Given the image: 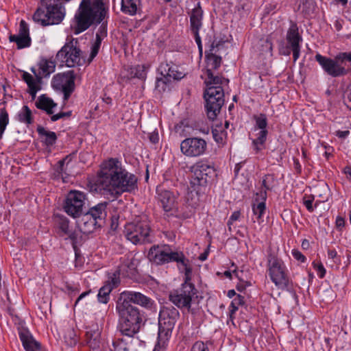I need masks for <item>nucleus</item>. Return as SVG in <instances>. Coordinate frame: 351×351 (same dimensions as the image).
<instances>
[{"label":"nucleus","mask_w":351,"mask_h":351,"mask_svg":"<svg viewBox=\"0 0 351 351\" xmlns=\"http://www.w3.org/2000/svg\"><path fill=\"white\" fill-rule=\"evenodd\" d=\"M98 186L104 194L117 198L123 193L134 192L138 188L137 177L128 172L116 158L104 161L98 173Z\"/></svg>","instance_id":"nucleus-1"},{"label":"nucleus","mask_w":351,"mask_h":351,"mask_svg":"<svg viewBox=\"0 0 351 351\" xmlns=\"http://www.w3.org/2000/svg\"><path fill=\"white\" fill-rule=\"evenodd\" d=\"M254 120L256 122L255 124V130H267V119L266 115L265 114H261L258 116L254 117Z\"/></svg>","instance_id":"nucleus-46"},{"label":"nucleus","mask_w":351,"mask_h":351,"mask_svg":"<svg viewBox=\"0 0 351 351\" xmlns=\"http://www.w3.org/2000/svg\"><path fill=\"white\" fill-rule=\"evenodd\" d=\"M206 78L204 81L206 88L210 86L223 87V85H227L229 83L228 79H226L221 75H215L213 71H206Z\"/></svg>","instance_id":"nucleus-28"},{"label":"nucleus","mask_w":351,"mask_h":351,"mask_svg":"<svg viewBox=\"0 0 351 351\" xmlns=\"http://www.w3.org/2000/svg\"><path fill=\"white\" fill-rule=\"evenodd\" d=\"M75 73L74 71L70 70L54 75L51 85L54 89L63 93L64 100H68L75 90Z\"/></svg>","instance_id":"nucleus-12"},{"label":"nucleus","mask_w":351,"mask_h":351,"mask_svg":"<svg viewBox=\"0 0 351 351\" xmlns=\"http://www.w3.org/2000/svg\"><path fill=\"white\" fill-rule=\"evenodd\" d=\"M313 267H314V269L317 271V276L320 278H323L326 275V269H325L324 265H322V263H320L316 264L315 263H313Z\"/></svg>","instance_id":"nucleus-53"},{"label":"nucleus","mask_w":351,"mask_h":351,"mask_svg":"<svg viewBox=\"0 0 351 351\" xmlns=\"http://www.w3.org/2000/svg\"><path fill=\"white\" fill-rule=\"evenodd\" d=\"M64 339L66 343L71 347L75 346L78 341V337L75 330L72 328H69L66 330Z\"/></svg>","instance_id":"nucleus-43"},{"label":"nucleus","mask_w":351,"mask_h":351,"mask_svg":"<svg viewBox=\"0 0 351 351\" xmlns=\"http://www.w3.org/2000/svg\"><path fill=\"white\" fill-rule=\"evenodd\" d=\"M287 40L290 48L300 47L302 40V36L299 34L298 27L296 23H292L287 33Z\"/></svg>","instance_id":"nucleus-29"},{"label":"nucleus","mask_w":351,"mask_h":351,"mask_svg":"<svg viewBox=\"0 0 351 351\" xmlns=\"http://www.w3.org/2000/svg\"><path fill=\"white\" fill-rule=\"evenodd\" d=\"M181 265L183 267V270L184 272V282L181 286H191L192 289H196L194 284L191 282L192 280V267L189 265V260L187 259L184 255V263H180L178 264L179 269L181 270V267L180 266Z\"/></svg>","instance_id":"nucleus-34"},{"label":"nucleus","mask_w":351,"mask_h":351,"mask_svg":"<svg viewBox=\"0 0 351 351\" xmlns=\"http://www.w3.org/2000/svg\"><path fill=\"white\" fill-rule=\"evenodd\" d=\"M265 47L267 49V51L269 52H271L273 49V44L271 43V40L269 38H267L265 42Z\"/></svg>","instance_id":"nucleus-64"},{"label":"nucleus","mask_w":351,"mask_h":351,"mask_svg":"<svg viewBox=\"0 0 351 351\" xmlns=\"http://www.w3.org/2000/svg\"><path fill=\"white\" fill-rule=\"evenodd\" d=\"M9 40L10 42L16 43L19 49L29 47L32 43L30 36H20L16 34H10L9 36Z\"/></svg>","instance_id":"nucleus-39"},{"label":"nucleus","mask_w":351,"mask_h":351,"mask_svg":"<svg viewBox=\"0 0 351 351\" xmlns=\"http://www.w3.org/2000/svg\"><path fill=\"white\" fill-rule=\"evenodd\" d=\"M199 30L191 31L192 33L193 34V36H194V38H195V43H197V46L202 45V40H201V38H200L199 34Z\"/></svg>","instance_id":"nucleus-63"},{"label":"nucleus","mask_w":351,"mask_h":351,"mask_svg":"<svg viewBox=\"0 0 351 351\" xmlns=\"http://www.w3.org/2000/svg\"><path fill=\"white\" fill-rule=\"evenodd\" d=\"M35 106L38 109L45 111L47 114H53V108L57 106V104L46 95H42L38 97Z\"/></svg>","instance_id":"nucleus-31"},{"label":"nucleus","mask_w":351,"mask_h":351,"mask_svg":"<svg viewBox=\"0 0 351 351\" xmlns=\"http://www.w3.org/2000/svg\"><path fill=\"white\" fill-rule=\"evenodd\" d=\"M336 226L338 229L341 230L345 226V220L343 217L338 216L336 219Z\"/></svg>","instance_id":"nucleus-61"},{"label":"nucleus","mask_w":351,"mask_h":351,"mask_svg":"<svg viewBox=\"0 0 351 351\" xmlns=\"http://www.w3.org/2000/svg\"><path fill=\"white\" fill-rule=\"evenodd\" d=\"M54 221L57 233L60 237L67 236L71 241L76 239L77 235L74 231L69 228V221L66 217L57 215L55 216Z\"/></svg>","instance_id":"nucleus-19"},{"label":"nucleus","mask_w":351,"mask_h":351,"mask_svg":"<svg viewBox=\"0 0 351 351\" xmlns=\"http://www.w3.org/2000/svg\"><path fill=\"white\" fill-rule=\"evenodd\" d=\"M16 35L20 36H29V26L24 20L21 21L19 23V33Z\"/></svg>","instance_id":"nucleus-48"},{"label":"nucleus","mask_w":351,"mask_h":351,"mask_svg":"<svg viewBox=\"0 0 351 351\" xmlns=\"http://www.w3.org/2000/svg\"><path fill=\"white\" fill-rule=\"evenodd\" d=\"M86 341L93 350H97L100 345V332L98 330L89 329L86 332Z\"/></svg>","instance_id":"nucleus-33"},{"label":"nucleus","mask_w":351,"mask_h":351,"mask_svg":"<svg viewBox=\"0 0 351 351\" xmlns=\"http://www.w3.org/2000/svg\"><path fill=\"white\" fill-rule=\"evenodd\" d=\"M77 225L80 230L84 234H90L93 232L97 228L102 226L94 218L90 217L86 212L77 221Z\"/></svg>","instance_id":"nucleus-25"},{"label":"nucleus","mask_w":351,"mask_h":351,"mask_svg":"<svg viewBox=\"0 0 351 351\" xmlns=\"http://www.w3.org/2000/svg\"><path fill=\"white\" fill-rule=\"evenodd\" d=\"M171 64L168 62H162L158 69L162 77L157 78L156 86L157 88H159L162 85L161 88L163 91L165 90L167 85V75L171 69Z\"/></svg>","instance_id":"nucleus-35"},{"label":"nucleus","mask_w":351,"mask_h":351,"mask_svg":"<svg viewBox=\"0 0 351 351\" xmlns=\"http://www.w3.org/2000/svg\"><path fill=\"white\" fill-rule=\"evenodd\" d=\"M315 59L323 71L332 77L346 76L351 72V51L339 53L334 58L317 53Z\"/></svg>","instance_id":"nucleus-4"},{"label":"nucleus","mask_w":351,"mask_h":351,"mask_svg":"<svg viewBox=\"0 0 351 351\" xmlns=\"http://www.w3.org/2000/svg\"><path fill=\"white\" fill-rule=\"evenodd\" d=\"M134 76L138 79H145L146 77L145 67L144 65L137 66L136 67V72Z\"/></svg>","instance_id":"nucleus-52"},{"label":"nucleus","mask_w":351,"mask_h":351,"mask_svg":"<svg viewBox=\"0 0 351 351\" xmlns=\"http://www.w3.org/2000/svg\"><path fill=\"white\" fill-rule=\"evenodd\" d=\"M9 123V116L5 108L0 110V139L2 138L7 125Z\"/></svg>","instance_id":"nucleus-41"},{"label":"nucleus","mask_w":351,"mask_h":351,"mask_svg":"<svg viewBox=\"0 0 351 351\" xmlns=\"http://www.w3.org/2000/svg\"><path fill=\"white\" fill-rule=\"evenodd\" d=\"M179 317L180 313L177 308L172 306H162L159 312L158 334L171 337Z\"/></svg>","instance_id":"nucleus-10"},{"label":"nucleus","mask_w":351,"mask_h":351,"mask_svg":"<svg viewBox=\"0 0 351 351\" xmlns=\"http://www.w3.org/2000/svg\"><path fill=\"white\" fill-rule=\"evenodd\" d=\"M191 351H209V350L204 342L197 341L192 346Z\"/></svg>","instance_id":"nucleus-51"},{"label":"nucleus","mask_w":351,"mask_h":351,"mask_svg":"<svg viewBox=\"0 0 351 351\" xmlns=\"http://www.w3.org/2000/svg\"><path fill=\"white\" fill-rule=\"evenodd\" d=\"M182 72L178 71V66L175 64H171V69L167 75V84L171 82L173 80H180L184 77Z\"/></svg>","instance_id":"nucleus-42"},{"label":"nucleus","mask_w":351,"mask_h":351,"mask_svg":"<svg viewBox=\"0 0 351 351\" xmlns=\"http://www.w3.org/2000/svg\"><path fill=\"white\" fill-rule=\"evenodd\" d=\"M108 202H101L89 208L86 211L88 215L95 219L99 223L103 226L105 223L108 215Z\"/></svg>","instance_id":"nucleus-22"},{"label":"nucleus","mask_w":351,"mask_h":351,"mask_svg":"<svg viewBox=\"0 0 351 351\" xmlns=\"http://www.w3.org/2000/svg\"><path fill=\"white\" fill-rule=\"evenodd\" d=\"M267 193L265 191H259L256 193V197L252 204L253 214L256 216L258 221H263L262 217L266 210V199Z\"/></svg>","instance_id":"nucleus-23"},{"label":"nucleus","mask_w":351,"mask_h":351,"mask_svg":"<svg viewBox=\"0 0 351 351\" xmlns=\"http://www.w3.org/2000/svg\"><path fill=\"white\" fill-rule=\"evenodd\" d=\"M68 157L66 156L65 158H63L58 162L56 168V172L58 175L62 176L63 173H65V169H64V163L65 160H66Z\"/></svg>","instance_id":"nucleus-56"},{"label":"nucleus","mask_w":351,"mask_h":351,"mask_svg":"<svg viewBox=\"0 0 351 351\" xmlns=\"http://www.w3.org/2000/svg\"><path fill=\"white\" fill-rule=\"evenodd\" d=\"M108 9L104 0H81L72 20L71 28L76 35L93 25H98L107 17Z\"/></svg>","instance_id":"nucleus-2"},{"label":"nucleus","mask_w":351,"mask_h":351,"mask_svg":"<svg viewBox=\"0 0 351 351\" xmlns=\"http://www.w3.org/2000/svg\"><path fill=\"white\" fill-rule=\"evenodd\" d=\"M275 176L273 174H267L265 175L262 180V189L260 191H265L267 193V191H271L275 186Z\"/></svg>","instance_id":"nucleus-40"},{"label":"nucleus","mask_w":351,"mask_h":351,"mask_svg":"<svg viewBox=\"0 0 351 351\" xmlns=\"http://www.w3.org/2000/svg\"><path fill=\"white\" fill-rule=\"evenodd\" d=\"M39 71L38 75L43 77H48L55 71L56 62L51 59H47L42 58L38 63Z\"/></svg>","instance_id":"nucleus-30"},{"label":"nucleus","mask_w":351,"mask_h":351,"mask_svg":"<svg viewBox=\"0 0 351 351\" xmlns=\"http://www.w3.org/2000/svg\"><path fill=\"white\" fill-rule=\"evenodd\" d=\"M291 49L293 51V61L295 62L299 58L300 55V46L291 48Z\"/></svg>","instance_id":"nucleus-60"},{"label":"nucleus","mask_w":351,"mask_h":351,"mask_svg":"<svg viewBox=\"0 0 351 351\" xmlns=\"http://www.w3.org/2000/svg\"><path fill=\"white\" fill-rule=\"evenodd\" d=\"M218 44H215L214 41L210 47V52L206 53V71H213L214 70L218 69L221 64V57L215 55L213 53V51L215 47H217Z\"/></svg>","instance_id":"nucleus-27"},{"label":"nucleus","mask_w":351,"mask_h":351,"mask_svg":"<svg viewBox=\"0 0 351 351\" xmlns=\"http://www.w3.org/2000/svg\"><path fill=\"white\" fill-rule=\"evenodd\" d=\"M184 254L182 252H173L169 246H153L149 251L148 258L157 265H163L171 262L178 264L184 263Z\"/></svg>","instance_id":"nucleus-9"},{"label":"nucleus","mask_w":351,"mask_h":351,"mask_svg":"<svg viewBox=\"0 0 351 351\" xmlns=\"http://www.w3.org/2000/svg\"><path fill=\"white\" fill-rule=\"evenodd\" d=\"M138 261L132 257H124L121 258V262L118 266L117 269L108 274L111 277H116L120 280V276L135 278L138 274L137 271Z\"/></svg>","instance_id":"nucleus-17"},{"label":"nucleus","mask_w":351,"mask_h":351,"mask_svg":"<svg viewBox=\"0 0 351 351\" xmlns=\"http://www.w3.org/2000/svg\"><path fill=\"white\" fill-rule=\"evenodd\" d=\"M100 24L101 25L98 28L96 35L106 38L107 36V21L104 20Z\"/></svg>","instance_id":"nucleus-50"},{"label":"nucleus","mask_w":351,"mask_h":351,"mask_svg":"<svg viewBox=\"0 0 351 351\" xmlns=\"http://www.w3.org/2000/svg\"><path fill=\"white\" fill-rule=\"evenodd\" d=\"M71 115V111L68 112H60L58 114H53L51 117V121L55 122L60 119H63L64 117H69Z\"/></svg>","instance_id":"nucleus-54"},{"label":"nucleus","mask_w":351,"mask_h":351,"mask_svg":"<svg viewBox=\"0 0 351 351\" xmlns=\"http://www.w3.org/2000/svg\"><path fill=\"white\" fill-rule=\"evenodd\" d=\"M314 201V197L309 195V196H304L303 198V204L306 206V209L309 212H313L314 210L313 203Z\"/></svg>","instance_id":"nucleus-49"},{"label":"nucleus","mask_w":351,"mask_h":351,"mask_svg":"<svg viewBox=\"0 0 351 351\" xmlns=\"http://www.w3.org/2000/svg\"><path fill=\"white\" fill-rule=\"evenodd\" d=\"M86 194L78 191H71L67 194L63 208L65 213L73 218L79 217L83 213Z\"/></svg>","instance_id":"nucleus-13"},{"label":"nucleus","mask_w":351,"mask_h":351,"mask_svg":"<svg viewBox=\"0 0 351 351\" xmlns=\"http://www.w3.org/2000/svg\"><path fill=\"white\" fill-rule=\"evenodd\" d=\"M292 255L295 259L301 263H304L306 260V257L298 250H293Z\"/></svg>","instance_id":"nucleus-57"},{"label":"nucleus","mask_w":351,"mask_h":351,"mask_svg":"<svg viewBox=\"0 0 351 351\" xmlns=\"http://www.w3.org/2000/svg\"><path fill=\"white\" fill-rule=\"evenodd\" d=\"M149 139L151 143L153 144H156L159 141V135L158 132L156 131H154L149 134Z\"/></svg>","instance_id":"nucleus-59"},{"label":"nucleus","mask_w":351,"mask_h":351,"mask_svg":"<svg viewBox=\"0 0 351 351\" xmlns=\"http://www.w3.org/2000/svg\"><path fill=\"white\" fill-rule=\"evenodd\" d=\"M37 132L43 142L47 146L53 145L57 141V135L56 132L47 130L43 126H38Z\"/></svg>","instance_id":"nucleus-32"},{"label":"nucleus","mask_w":351,"mask_h":351,"mask_svg":"<svg viewBox=\"0 0 351 351\" xmlns=\"http://www.w3.org/2000/svg\"><path fill=\"white\" fill-rule=\"evenodd\" d=\"M191 287L187 285L181 286L180 288L173 290L169 295V299L178 308L186 309L189 313L193 315L196 311L191 307V304L194 297H197V291Z\"/></svg>","instance_id":"nucleus-8"},{"label":"nucleus","mask_w":351,"mask_h":351,"mask_svg":"<svg viewBox=\"0 0 351 351\" xmlns=\"http://www.w3.org/2000/svg\"><path fill=\"white\" fill-rule=\"evenodd\" d=\"M77 40L71 39L66 43L58 51L56 58L62 63H65L68 67H73L80 63L81 50L77 47Z\"/></svg>","instance_id":"nucleus-11"},{"label":"nucleus","mask_w":351,"mask_h":351,"mask_svg":"<svg viewBox=\"0 0 351 351\" xmlns=\"http://www.w3.org/2000/svg\"><path fill=\"white\" fill-rule=\"evenodd\" d=\"M138 0H121V10L123 12L134 15L137 12V5Z\"/></svg>","instance_id":"nucleus-38"},{"label":"nucleus","mask_w":351,"mask_h":351,"mask_svg":"<svg viewBox=\"0 0 351 351\" xmlns=\"http://www.w3.org/2000/svg\"><path fill=\"white\" fill-rule=\"evenodd\" d=\"M120 280L116 277H111L108 274V279L101 287L97 294L98 301L100 303L107 304L110 300V293L112 290L119 286Z\"/></svg>","instance_id":"nucleus-20"},{"label":"nucleus","mask_w":351,"mask_h":351,"mask_svg":"<svg viewBox=\"0 0 351 351\" xmlns=\"http://www.w3.org/2000/svg\"><path fill=\"white\" fill-rule=\"evenodd\" d=\"M267 273L278 289L289 291L292 288V281L285 263L272 253L267 256Z\"/></svg>","instance_id":"nucleus-5"},{"label":"nucleus","mask_w":351,"mask_h":351,"mask_svg":"<svg viewBox=\"0 0 351 351\" xmlns=\"http://www.w3.org/2000/svg\"><path fill=\"white\" fill-rule=\"evenodd\" d=\"M349 134L350 132L348 130H338L335 132L336 136L342 139L346 138L349 135Z\"/></svg>","instance_id":"nucleus-62"},{"label":"nucleus","mask_w":351,"mask_h":351,"mask_svg":"<svg viewBox=\"0 0 351 351\" xmlns=\"http://www.w3.org/2000/svg\"><path fill=\"white\" fill-rule=\"evenodd\" d=\"M214 140L219 144H223L227 133L224 130L215 128L212 130Z\"/></svg>","instance_id":"nucleus-47"},{"label":"nucleus","mask_w":351,"mask_h":351,"mask_svg":"<svg viewBox=\"0 0 351 351\" xmlns=\"http://www.w3.org/2000/svg\"><path fill=\"white\" fill-rule=\"evenodd\" d=\"M116 309L119 315V329L123 335L134 337L143 325L144 313L138 307L118 300Z\"/></svg>","instance_id":"nucleus-3"},{"label":"nucleus","mask_w":351,"mask_h":351,"mask_svg":"<svg viewBox=\"0 0 351 351\" xmlns=\"http://www.w3.org/2000/svg\"><path fill=\"white\" fill-rule=\"evenodd\" d=\"M244 304V298L241 295H237V296L231 302L229 307L230 314L232 316L238 310L240 306Z\"/></svg>","instance_id":"nucleus-45"},{"label":"nucleus","mask_w":351,"mask_h":351,"mask_svg":"<svg viewBox=\"0 0 351 351\" xmlns=\"http://www.w3.org/2000/svg\"><path fill=\"white\" fill-rule=\"evenodd\" d=\"M205 109L208 118L215 120L220 113L224 104V90L223 87L205 88L204 91Z\"/></svg>","instance_id":"nucleus-7"},{"label":"nucleus","mask_w":351,"mask_h":351,"mask_svg":"<svg viewBox=\"0 0 351 351\" xmlns=\"http://www.w3.org/2000/svg\"><path fill=\"white\" fill-rule=\"evenodd\" d=\"M101 47V45H99L97 43H93L91 47V51L90 56L88 58V62H90L97 55L99 48Z\"/></svg>","instance_id":"nucleus-55"},{"label":"nucleus","mask_w":351,"mask_h":351,"mask_svg":"<svg viewBox=\"0 0 351 351\" xmlns=\"http://www.w3.org/2000/svg\"><path fill=\"white\" fill-rule=\"evenodd\" d=\"M203 14L204 12L199 2L189 12L190 16V28L191 31L199 30L202 28Z\"/></svg>","instance_id":"nucleus-26"},{"label":"nucleus","mask_w":351,"mask_h":351,"mask_svg":"<svg viewBox=\"0 0 351 351\" xmlns=\"http://www.w3.org/2000/svg\"><path fill=\"white\" fill-rule=\"evenodd\" d=\"M268 134L267 130H261L256 134L257 138L252 141V144L256 153H258L265 148V143Z\"/></svg>","instance_id":"nucleus-37"},{"label":"nucleus","mask_w":351,"mask_h":351,"mask_svg":"<svg viewBox=\"0 0 351 351\" xmlns=\"http://www.w3.org/2000/svg\"><path fill=\"white\" fill-rule=\"evenodd\" d=\"M119 300L126 302L128 304H134L148 310L153 309L156 303L154 300L138 291H125L120 294Z\"/></svg>","instance_id":"nucleus-16"},{"label":"nucleus","mask_w":351,"mask_h":351,"mask_svg":"<svg viewBox=\"0 0 351 351\" xmlns=\"http://www.w3.org/2000/svg\"><path fill=\"white\" fill-rule=\"evenodd\" d=\"M240 211H234V213H232V214L231 215V216L230 217L228 221V226H230V225L232 224V223L237 220L239 219V218L240 217Z\"/></svg>","instance_id":"nucleus-58"},{"label":"nucleus","mask_w":351,"mask_h":351,"mask_svg":"<svg viewBox=\"0 0 351 351\" xmlns=\"http://www.w3.org/2000/svg\"><path fill=\"white\" fill-rule=\"evenodd\" d=\"M193 173V183L199 186H204L210 178L215 175V168L211 162L207 160H200L191 167Z\"/></svg>","instance_id":"nucleus-14"},{"label":"nucleus","mask_w":351,"mask_h":351,"mask_svg":"<svg viewBox=\"0 0 351 351\" xmlns=\"http://www.w3.org/2000/svg\"><path fill=\"white\" fill-rule=\"evenodd\" d=\"M157 199L165 212L173 210L176 206V196L171 191L166 189L163 186L156 188Z\"/></svg>","instance_id":"nucleus-18"},{"label":"nucleus","mask_w":351,"mask_h":351,"mask_svg":"<svg viewBox=\"0 0 351 351\" xmlns=\"http://www.w3.org/2000/svg\"><path fill=\"white\" fill-rule=\"evenodd\" d=\"M169 337L158 334V341L153 351H167Z\"/></svg>","instance_id":"nucleus-44"},{"label":"nucleus","mask_w":351,"mask_h":351,"mask_svg":"<svg viewBox=\"0 0 351 351\" xmlns=\"http://www.w3.org/2000/svg\"><path fill=\"white\" fill-rule=\"evenodd\" d=\"M17 120L29 126L34 123L32 112L27 106H23L16 115Z\"/></svg>","instance_id":"nucleus-36"},{"label":"nucleus","mask_w":351,"mask_h":351,"mask_svg":"<svg viewBox=\"0 0 351 351\" xmlns=\"http://www.w3.org/2000/svg\"><path fill=\"white\" fill-rule=\"evenodd\" d=\"M23 80L27 84L28 87V93L31 95L32 99H34L38 91L41 89L42 77L40 75L36 74V77L30 73L24 71L22 74Z\"/></svg>","instance_id":"nucleus-24"},{"label":"nucleus","mask_w":351,"mask_h":351,"mask_svg":"<svg viewBox=\"0 0 351 351\" xmlns=\"http://www.w3.org/2000/svg\"><path fill=\"white\" fill-rule=\"evenodd\" d=\"M149 221L146 216L127 223L124 230L126 239L135 245L151 243Z\"/></svg>","instance_id":"nucleus-6"},{"label":"nucleus","mask_w":351,"mask_h":351,"mask_svg":"<svg viewBox=\"0 0 351 351\" xmlns=\"http://www.w3.org/2000/svg\"><path fill=\"white\" fill-rule=\"evenodd\" d=\"M19 336L26 351H43L40 343L34 339L27 329H19Z\"/></svg>","instance_id":"nucleus-21"},{"label":"nucleus","mask_w":351,"mask_h":351,"mask_svg":"<svg viewBox=\"0 0 351 351\" xmlns=\"http://www.w3.org/2000/svg\"><path fill=\"white\" fill-rule=\"evenodd\" d=\"M207 147L206 141L199 137L186 138L180 143L181 152L187 157L203 156L207 150Z\"/></svg>","instance_id":"nucleus-15"}]
</instances>
